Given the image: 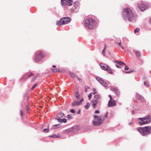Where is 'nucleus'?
<instances>
[{"mask_svg":"<svg viewBox=\"0 0 151 151\" xmlns=\"http://www.w3.org/2000/svg\"><path fill=\"white\" fill-rule=\"evenodd\" d=\"M93 117L94 119L93 120V124L95 126H99L100 125L104 120V117L102 116H100L98 117L96 115H95Z\"/></svg>","mask_w":151,"mask_h":151,"instance_id":"nucleus-5","label":"nucleus"},{"mask_svg":"<svg viewBox=\"0 0 151 151\" xmlns=\"http://www.w3.org/2000/svg\"><path fill=\"white\" fill-rule=\"evenodd\" d=\"M139 29L138 28L134 30V33L135 34L137 32H138L139 31Z\"/></svg>","mask_w":151,"mask_h":151,"instance_id":"nucleus-32","label":"nucleus"},{"mask_svg":"<svg viewBox=\"0 0 151 151\" xmlns=\"http://www.w3.org/2000/svg\"><path fill=\"white\" fill-rule=\"evenodd\" d=\"M137 99H138L139 102H143L144 99L143 97L139 93H137L136 95Z\"/></svg>","mask_w":151,"mask_h":151,"instance_id":"nucleus-14","label":"nucleus"},{"mask_svg":"<svg viewBox=\"0 0 151 151\" xmlns=\"http://www.w3.org/2000/svg\"><path fill=\"white\" fill-rule=\"evenodd\" d=\"M96 22L95 20L91 18L86 19L85 22V25L89 29H92L95 27Z\"/></svg>","mask_w":151,"mask_h":151,"instance_id":"nucleus-3","label":"nucleus"},{"mask_svg":"<svg viewBox=\"0 0 151 151\" xmlns=\"http://www.w3.org/2000/svg\"><path fill=\"white\" fill-rule=\"evenodd\" d=\"M73 3V0H68L67 1V4L69 6H70L72 5Z\"/></svg>","mask_w":151,"mask_h":151,"instance_id":"nucleus-25","label":"nucleus"},{"mask_svg":"<svg viewBox=\"0 0 151 151\" xmlns=\"http://www.w3.org/2000/svg\"><path fill=\"white\" fill-rule=\"evenodd\" d=\"M43 131L45 133H47L49 132V129H43Z\"/></svg>","mask_w":151,"mask_h":151,"instance_id":"nucleus-33","label":"nucleus"},{"mask_svg":"<svg viewBox=\"0 0 151 151\" xmlns=\"http://www.w3.org/2000/svg\"><path fill=\"white\" fill-rule=\"evenodd\" d=\"M85 91L86 92H87V89L85 88Z\"/></svg>","mask_w":151,"mask_h":151,"instance_id":"nucleus-53","label":"nucleus"},{"mask_svg":"<svg viewBox=\"0 0 151 151\" xmlns=\"http://www.w3.org/2000/svg\"><path fill=\"white\" fill-rule=\"evenodd\" d=\"M64 113L62 112H60L57 114L56 116V118L60 119V118L63 117L64 116Z\"/></svg>","mask_w":151,"mask_h":151,"instance_id":"nucleus-19","label":"nucleus"},{"mask_svg":"<svg viewBox=\"0 0 151 151\" xmlns=\"http://www.w3.org/2000/svg\"><path fill=\"white\" fill-rule=\"evenodd\" d=\"M96 79L97 80L102 86L108 88V85L106 83V81H104L103 78L99 77H96Z\"/></svg>","mask_w":151,"mask_h":151,"instance_id":"nucleus-10","label":"nucleus"},{"mask_svg":"<svg viewBox=\"0 0 151 151\" xmlns=\"http://www.w3.org/2000/svg\"><path fill=\"white\" fill-rule=\"evenodd\" d=\"M70 112L73 113H74L75 112V111L73 109H71L70 110Z\"/></svg>","mask_w":151,"mask_h":151,"instance_id":"nucleus-40","label":"nucleus"},{"mask_svg":"<svg viewBox=\"0 0 151 151\" xmlns=\"http://www.w3.org/2000/svg\"><path fill=\"white\" fill-rule=\"evenodd\" d=\"M121 45V42H120L119 43V45Z\"/></svg>","mask_w":151,"mask_h":151,"instance_id":"nucleus-56","label":"nucleus"},{"mask_svg":"<svg viewBox=\"0 0 151 151\" xmlns=\"http://www.w3.org/2000/svg\"><path fill=\"white\" fill-rule=\"evenodd\" d=\"M75 95L76 96V97L78 100L79 99H80V95L79 94V92L78 91H77L76 92L75 94Z\"/></svg>","mask_w":151,"mask_h":151,"instance_id":"nucleus-26","label":"nucleus"},{"mask_svg":"<svg viewBox=\"0 0 151 151\" xmlns=\"http://www.w3.org/2000/svg\"><path fill=\"white\" fill-rule=\"evenodd\" d=\"M37 84H35L32 87V88H31V89L32 90L34 88H35V87L37 86Z\"/></svg>","mask_w":151,"mask_h":151,"instance_id":"nucleus-38","label":"nucleus"},{"mask_svg":"<svg viewBox=\"0 0 151 151\" xmlns=\"http://www.w3.org/2000/svg\"><path fill=\"white\" fill-rule=\"evenodd\" d=\"M92 93H89V95L88 96L89 99H91V97L92 96Z\"/></svg>","mask_w":151,"mask_h":151,"instance_id":"nucleus-37","label":"nucleus"},{"mask_svg":"<svg viewBox=\"0 0 151 151\" xmlns=\"http://www.w3.org/2000/svg\"><path fill=\"white\" fill-rule=\"evenodd\" d=\"M80 112H81V110L80 109H79L78 111L77 112V114H79L80 113Z\"/></svg>","mask_w":151,"mask_h":151,"instance_id":"nucleus-49","label":"nucleus"},{"mask_svg":"<svg viewBox=\"0 0 151 151\" xmlns=\"http://www.w3.org/2000/svg\"><path fill=\"white\" fill-rule=\"evenodd\" d=\"M90 104L88 102L86 104V105L85 106V107L88 109L90 106Z\"/></svg>","mask_w":151,"mask_h":151,"instance_id":"nucleus-30","label":"nucleus"},{"mask_svg":"<svg viewBox=\"0 0 151 151\" xmlns=\"http://www.w3.org/2000/svg\"><path fill=\"white\" fill-rule=\"evenodd\" d=\"M79 5V3L78 1H76L74 3V6L76 9H77L78 8Z\"/></svg>","mask_w":151,"mask_h":151,"instance_id":"nucleus-24","label":"nucleus"},{"mask_svg":"<svg viewBox=\"0 0 151 151\" xmlns=\"http://www.w3.org/2000/svg\"><path fill=\"white\" fill-rule=\"evenodd\" d=\"M109 96L110 98V100H111V99H112V97L111 96V95H109Z\"/></svg>","mask_w":151,"mask_h":151,"instance_id":"nucleus-50","label":"nucleus"},{"mask_svg":"<svg viewBox=\"0 0 151 151\" xmlns=\"http://www.w3.org/2000/svg\"><path fill=\"white\" fill-rule=\"evenodd\" d=\"M109 114V113L108 112H107L106 114L105 115V117H107L108 116V115Z\"/></svg>","mask_w":151,"mask_h":151,"instance_id":"nucleus-43","label":"nucleus"},{"mask_svg":"<svg viewBox=\"0 0 151 151\" xmlns=\"http://www.w3.org/2000/svg\"><path fill=\"white\" fill-rule=\"evenodd\" d=\"M71 20V19L69 17H64L61 18L60 21H57L56 24L58 25L66 24L70 22Z\"/></svg>","mask_w":151,"mask_h":151,"instance_id":"nucleus-8","label":"nucleus"},{"mask_svg":"<svg viewBox=\"0 0 151 151\" xmlns=\"http://www.w3.org/2000/svg\"><path fill=\"white\" fill-rule=\"evenodd\" d=\"M100 97L99 95L97 94L95 95L94 96V98L96 99H99Z\"/></svg>","mask_w":151,"mask_h":151,"instance_id":"nucleus-31","label":"nucleus"},{"mask_svg":"<svg viewBox=\"0 0 151 151\" xmlns=\"http://www.w3.org/2000/svg\"><path fill=\"white\" fill-rule=\"evenodd\" d=\"M137 131L143 136L151 134V126H147L143 127H139L137 129Z\"/></svg>","mask_w":151,"mask_h":151,"instance_id":"nucleus-2","label":"nucleus"},{"mask_svg":"<svg viewBox=\"0 0 151 151\" xmlns=\"http://www.w3.org/2000/svg\"><path fill=\"white\" fill-rule=\"evenodd\" d=\"M75 78H76L77 79V80L79 81H80L81 80V79L80 78L77 76H76Z\"/></svg>","mask_w":151,"mask_h":151,"instance_id":"nucleus-39","label":"nucleus"},{"mask_svg":"<svg viewBox=\"0 0 151 151\" xmlns=\"http://www.w3.org/2000/svg\"><path fill=\"white\" fill-rule=\"evenodd\" d=\"M66 117L68 119H72V116L71 115H68Z\"/></svg>","mask_w":151,"mask_h":151,"instance_id":"nucleus-35","label":"nucleus"},{"mask_svg":"<svg viewBox=\"0 0 151 151\" xmlns=\"http://www.w3.org/2000/svg\"><path fill=\"white\" fill-rule=\"evenodd\" d=\"M101 68L103 70H106L109 73L113 74V72L111 70V68L107 65L103 64L100 63Z\"/></svg>","mask_w":151,"mask_h":151,"instance_id":"nucleus-9","label":"nucleus"},{"mask_svg":"<svg viewBox=\"0 0 151 151\" xmlns=\"http://www.w3.org/2000/svg\"><path fill=\"white\" fill-rule=\"evenodd\" d=\"M135 54L136 55V56L137 57H140V53L139 52V51H135Z\"/></svg>","mask_w":151,"mask_h":151,"instance_id":"nucleus-29","label":"nucleus"},{"mask_svg":"<svg viewBox=\"0 0 151 151\" xmlns=\"http://www.w3.org/2000/svg\"><path fill=\"white\" fill-rule=\"evenodd\" d=\"M61 4L63 6H65L67 4V0H61Z\"/></svg>","mask_w":151,"mask_h":151,"instance_id":"nucleus-21","label":"nucleus"},{"mask_svg":"<svg viewBox=\"0 0 151 151\" xmlns=\"http://www.w3.org/2000/svg\"><path fill=\"white\" fill-rule=\"evenodd\" d=\"M52 70L53 72L56 73L58 71V69L57 68H52Z\"/></svg>","mask_w":151,"mask_h":151,"instance_id":"nucleus-34","label":"nucleus"},{"mask_svg":"<svg viewBox=\"0 0 151 151\" xmlns=\"http://www.w3.org/2000/svg\"><path fill=\"white\" fill-rule=\"evenodd\" d=\"M52 66L54 68H55L56 67V66L55 65H53Z\"/></svg>","mask_w":151,"mask_h":151,"instance_id":"nucleus-54","label":"nucleus"},{"mask_svg":"<svg viewBox=\"0 0 151 151\" xmlns=\"http://www.w3.org/2000/svg\"><path fill=\"white\" fill-rule=\"evenodd\" d=\"M144 85L146 87L148 88L150 86V82L147 80H146L144 82Z\"/></svg>","mask_w":151,"mask_h":151,"instance_id":"nucleus-18","label":"nucleus"},{"mask_svg":"<svg viewBox=\"0 0 151 151\" xmlns=\"http://www.w3.org/2000/svg\"><path fill=\"white\" fill-rule=\"evenodd\" d=\"M150 23H151V19L150 20Z\"/></svg>","mask_w":151,"mask_h":151,"instance_id":"nucleus-58","label":"nucleus"},{"mask_svg":"<svg viewBox=\"0 0 151 151\" xmlns=\"http://www.w3.org/2000/svg\"><path fill=\"white\" fill-rule=\"evenodd\" d=\"M60 126V124H57L55 125H53V127L54 129H56L58 128H59Z\"/></svg>","mask_w":151,"mask_h":151,"instance_id":"nucleus-27","label":"nucleus"},{"mask_svg":"<svg viewBox=\"0 0 151 151\" xmlns=\"http://www.w3.org/2000/svg\"><path fill=\"white\" fill-rule=\"evenodd\" d=\"M46 56L45 54L40 50L37 51L35 54L34 58V61L36 63L41 61Z\"/></svg>","mask_w":151,"mask_h":151,"instance_id":"nucleus-4","label":"nucleus"},{"mask_svg":"<svg viewBox=\"0 0 151 151\" xmlns=\"http://www.w3.org/2000/svg\"><path fill=\"white\" fill-rule=\"evenodd\" d=\"M122 16L125 20L132 22L137 17L136 15L134 13L129 7L124 8L122 12Z\"/></svg>","mask_w":151,"mask_h":151,"instance_id":"nucleus-1","label":"nucleus"},{"mask_svg":"<svg viewBox=\"0 0 151 151\" xmlns=\"http://www.w3.org/2000/svg\"><path fill=\"white\" fill-rule=\"evenodd\" d=\"M39 76V74H37L36 76L33 77L31 80V81L32 82H34L37 79V78Z\"/></svg>","mask_w":151,"mask_h":151,"instance_id":"nucleus-23","label":"nucleus"},{"mask_svg":"<svg viewBox=\"0 0 151 151\" xmlns=\"http://www.w3.org/2000/svg\"><path fill=\"white\" fill-rule=\"evenodd\" d=\"M138 120L140 125H143L149 123L151 121V117L149 115H147L145 117L138 119Z\"/></svg>","mask_w":151,"mask_h":151,"instance_id":"nucleus-6","label":"nucleus"},{"mask_svg":"<svg viewBox=\"0 0 151 151\" xmlns=\"http://www.w3.org/2000/svg\"><path fill=\"white\" fill-rule=\"evenodd\" d=\"M55 120H57L58 122H59L60 123H65L67 122V120L65 119H59V118H55Z\"/></svg>","mask_w":151,"mask_h":151,"instance_id":"nucleus-16","label":"nucleus"},{"mask_svg":"<svg viewBox=\"0 0 151 151\" xmlns=\"http://www.w3.org/2000/svg\"><path fill=\"white\" fill-rule=\"evenodd\" d=\"M132 124V122H130L129 123V125H130L131 124Z\"/></svg>","mask_w":151,"mask_h":151,"instance_id":"nucleus-55","label":"nucleus"},{"mask_svg":"<svg viewBox=\"0 0 151 151\" xmlns=\"http://www.w3.org/2000/svg\"><path fill=\"white\" fill-rule=\"evenodd\" d=\"M20 115L21 116H22L23 115L22 111V110H20Z\"/></svg>","mask_w":151,"mask_h":151,"instance_id":"nucleus-47","label":"nucleus"},{"mask_svg":"<svg viewBox=\"0 0 151 151\" xmlns=\"http://www.w3.org/2000/svg\"><path fill=\"white\" fill-rule=\"evenodd\" d=\"M115 66L118 68H120V66L117 64H116Z\"/></svg>","mask_w":151,"mask_h":151,"instance_id":"nucleus-44","label":"nucleus"},{"mask_svg":"<svg viewBox=\"0 0 151 151\" xmlns=\"http://www.w3.org/2000/svg\"><path fill=\"white\" fill-rule=\"evenodd\" d=\"M99 102V101L97 100H95L92 101L91 102V104L93 106V107H95L96 104H97Z\"/></svg>","mask_w":151,"mask_h":151,"instance_id":"nucleus-17","label":"nucleus"},{"mask_svg":"<svg viewBox=\"0 0 151 151\" xmlns=\"http://www.w3.org/2000/svg\"><path fill=\"white\" fill-rule=\"evenodd\" d=\"M50 137H52L53 138H60V136L59 134H58L56 135L55 134H52V135L49 136Z\"/></svg>","mask_w":151,"mask_h":151,"instance_id":"nucleus-22","label":"nucleus"},{"mask_svg":"<svg viewBox=\"0 0 151 151\" xmlns=\"http://www.w3.org/2000/svg\"><path fill=\"white\" fill-rule=\"evenodd\" d=\"M110 89L111 90L113 91L117 95H118L119 93V92L117 87L114 86H111Z\"/></svg>","mask_w":151,"mask_h":151,"instance_id":"nucleus-15","label":"nucleus"},{"mask_svg":"<svg viewBox=\"0 0 151 151\" xmlns=\"http://www.w3.org/2000/svg\"><path fill=\"white\" fill-rule=\"evenodd\" d=\"M121 47L123 49H124V47L122 46H121Z\"/></svg>","mask_w":151,"mask_h":151,"instance_id":"nucleus-57","label":"nucleus"},{"mask_svg":"<svg viewBox=\"0 0 151 151\" xmlns=\"http://www.w3.org/2000/svg\"><path fill=\"white\" fill-rule=\"evenodd\" d=\"M70 76L73 78H75L76 76H75L74 74L70 72L69 73Z\"/></svg>","mask_w":151,"mask_h":151,"instance_id":"nucleus-28","label":"nucleus"},{"mask_svg":"<svg viewBox=\"0 0 151 151\" xmlns=\"http://www.w3.org/2000/svg\"><path fill=\"white\" fill-rule=\"evenodd\" d=\"M93 93L94 94H95L96 93V90L95 89H93Z\"/></svg>","mask_w":151,"mask_h":151,"instance_id":"nucleus-42","label":"nucleus"},{"mask_svg":"<svg viewBox=\"0 0 151 151\" xmlns=\"http://www.w3.org/2000/svg\"><path fill=\"white\" fill-rule=\"evenodd\" d=\"M26 108H27V110H28L29 109V106L28 105H27Z\"/></svg>","mask_w":151,"mask_h":151,"instance_id":"nucleus-48","label":"nucleus"},{"mask_svg":"<svg viewBox=\"0 0 151 151\" xmlns=\"http://www.w3.org/2000/svg\"><path fill=\"white\" fill-rule=\"evenodd\" d=\"M33 75V74L32 73H27L20 79V81H22L23 80H26L27 79L29 78L31 76Z\"/></svg>","mask_w":151,"mask_h":151,"instance_id":"nucleus-11","label":"nucleus"},{"mask_svg":"<svg viewBox=\"0 0 151 151\" xmlns=\"http://www.w3.org/2000/svg\"><path fill=\"white\" fill-rule=\"evenodd\" d=\"M114 62L118 64L119 65H122V66H123V65L125 66V63H124L123 62H122L121 61H118V60H114Z\"/></svg>","mask_w":151,"mask_h":151,"instance_id":"nucleus-20","label":"nucleus"},{"mask_svg":"<svg viewBox=\"0 0 151 151\" xmlns=\"http://www.w3.org/2000/svg\"><path fill=\"white\" fill-rule=\"evenodd\" d=\"M85 88L87 89H89L90 88V87L89 86H86L85 87Z\"/></svg>","mask_w":151,"mask_h":151,"instance_id":"nucleus-46","label":"nucleus"},{"mask_svg":"<svg viewBox=\"0 0 151 151\" xmlns=\"http://www.w3.org/2000/svg\"><path fill=\"white\" fill-rule=\"evenodd\" d=\"M133 71L131 70V71H127L126 72V73H129L132 72H133Z\"/></svg>","mask_w":151,"mask_h":151,"instance_id":"nucleus-45","label":"nucleus"},{"mask_svg":"<svg viewBox=\"0 0 151 151\" xmlns=\"http://www.w3.org/2000/svg\"><path fill=\"white\" fill-rule=\"evenodd\" d=\"M105 48H104L102 51V54L103 56H105Z\"/></svg>","mask_w":151,"mask_h":151,"instance_id":"nucleus-36","label":"nucleus"},{"mask_svg":"<svg viewBox=\"0 0 151 151\" xmlns=\"http://www.w3.org/2000/svg\"><path fill=\"white\" fill-rule=\"evenodd\" d=\"M99 111L98 110H96L95 112V113L96 114H98V113H99Z\"/></svg>","mask_w":151,"mask_h":151,"instance_id":"nucleus-51","label":"nucleus"},{"mask_svg":"<svg viewBox=\"0 0 151 151\" xmlns=\"http://www.w3.org/2000/svg\"><path fill=\"white\" fill-rule=\"evenodd\" d=\"M137 6L142 11H143L148 8L149 7V4L147 2L140 1L137 4Z\"/></svg>","mask_w":151,"mask_h":151,"instance_id":"nucleus-7","label":"nucleus"},{"mask_svg":"<svg viewBox=\"0 0 151 151\" xmlns=\"http://www.w3.org/2000/svg\"><path fill=\"white\" fill-rule=\"evenodd\" d=\"M116 102L113 99L109 100L108 102V105L109 107H111L116 105Z\"/></svg>","mask_w":151,"mask_h":151,"instance_id":"nucleus-13","label":"nucleus"},{"mask_svg":"<svg viewBox=\"0 0 151 151\" xmlns=\"http://www.w3.org/2000/svg\"><path fill=\"white\" fill-rule=\"evenodd\" d=\"M83 100V98H81V100L79 101L78 100V101H75L72 103V105L73 106H77L81 104V102Z\"/></svg>","mask_w":151,"mask_h":151,"instance_id":"nucleus-12","label":"nucleus"},{"mask_svg":"<svg viewBox=\"0 0 151 151\" xmlns=\"http://www.w3.org/2000/svg\"><path fill=\"white\" fill-rule=\"evenodd\" d=\"M58 71L59 72H61L62 71V70H61V69H58Z\"/></svg>","mask_w":151,"mask_h":151,"instance_id":"nucleus-52","label":"nucleus"},{"mask_svg":"<svg viewBox=\"0 0 151 151\" xmlns=\"http://www.w3.org/2000/svg\"><path fill=\"white\" fill-rule=\"evenodd\" d=\"M129 69V67L127 66H126L125 67V68H124V70H128Z\"/></svg>","mask_w":151,"mask_h":151,"instance_id":"nucleus-41","label":"nucleus"}]
</instances>
